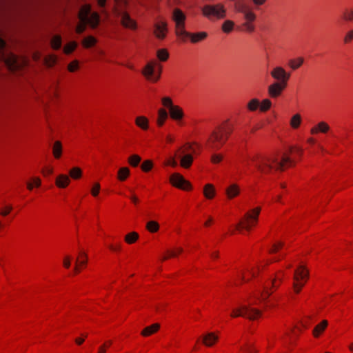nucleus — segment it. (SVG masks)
I'll use <instances>...</instances> for the list:
<instances>
[{
  "mask_svg": "<svg viewBox=\"0 0 353 353\" xmlns=\"http://www.w3.org/2000/svg\"><path fill=\"white\" fill-rule=\"evenodd\" d=\"M98 5L100 7H103L105 4L106 0H97Z\"/></svg>",
  "mask_w": 353,
  "mask_h": 353,
  "instance_id": "obj_63",
  "label": "nucleus"
},
{
  "mask_svg": "<svg viewBox=\"0 0 353 353\" xmlns=\"http://www.w3.org/2000/svg\"><path fill=\"white\" fill-rule=\"evenodd\" d=\"M241 350H243V348H241ZM243 350L245 353H252V350H254L255 352H257V350H254L253 345H248L247 347L245 350L243 349Z\"/></svg>",
  "mask_w": 353,
  "mask_h": 353,
  "instance_id": "obj_59",
  "label": "nucleus"
},
{
  "mask_svg": "<svg viewBox=\"0 0 353 353\" xmlns=\"http://www.w3.org/2000/svg\"><path fill=\"white\" fill-rule=\"evenodd\" d=\"M100 188H101V186L99 183H94L91 190V194H92V196H97L99 193Z\"/></svg>",
  "mask_w": 353,
  "mask_h": 353,
  "instance_id": "obj_49",
  "label": "nucleus"
},
{
  "mask_svg": "<svg viewBox=\"0 0 353 353\" xmlns=\"http://www.w3.org/2000/svg\"><path fill=\"white\" fill-rule=\"evenodd\" d=\"M170 182L174 186L184 190L191 188L190 183L186 181L182 175L178 173L173 174L170 176Z\"/></svg>",
  "mask_w": 353,
  "mask_h": 353,
  "instance_id": "obj_15",
  "label": "nucleus"
},
{
  "mask_svg": "<svg viewBox=\"0 0 353 353\" xmlns=\"http://www.w3.org/2000/svg\"><path fill=\"white\" fill-rule=\"evenodd\" d=\"M260 211V208H256L250 212L245 213L243 217V221H241L237 225V228L242 227L247 230H250V228L257 223Z\"/></svg>",
  "mask_w": 353,
  "mask_h": 353,
  "instance_id": "obj_11",
  "label": "nucleus"
},
{
  "mask_svg": "<svg viewBox=\"0 0 353 353\" xmlns=\"http://www.w3.org/2000/svg\"><path fill=\"white\" fill-rule=\"evenodd\" d=\"M234 126L227 120L218 126L210 134L208 140V147L212 150H219L225 143L233 131Z\"/></svg>",
  "mask_w": 353,
  "mask_h": 353,
  "instance_id": "obj_2",
  "label": "nucleus"
},
{
  "mask_svg": "<svg viewBox=\"0 0 353 353\" xmlns=\"http://www.w3.org/2000/svg\"><path fill=\"white\" fill-rule=\"evenodd\" d=\"M157 57L160 61H165L168 59L169 54L165 49H159L157 52Z\"/></svg>",
  "mask_w": 353,
  "mask_h": 353,
  "instance_id": "obj_38",
  "label": "nucleus"
},
{
  "mask_svg": "<svg viewBox=\"0 0 353 353\" xmlns=\"http://www.w3.org/2000/svg\"><path fill=\"white\" fill-rule=\"evenodd\" d=\"M79 18V24L77 26L76 32L79 34L85 30L86 24L90 25L92 28L97 26L99 22V16L96 12H91V6L90 5H84L81 7Z\"/></svg>",
  "mask_w": 353,
  "mask_h": 353,
  "instance_id": "obj_4",
  "label": "nucleus"
},
{
  "mask_svg": "<svg viewBox=\"0 0 353 353\" xmlns=\"http://www.w3.org/2000/svg\"><path fill=\"white\" fill-rule=\"evenodd\" d=\"M166 164L172 167H176L177 165V162L174 157H172L168 161Z\"/></svg>",
  "mask_w": 353,
  "mask_h": 353,
  "instance_id": "obj_55",
  "label": "nucleus"
},
{
  "mask_svg": "<svg viewBox=\"0 0 353 353\" xmlns=\"http://www.w3.org/2000/svg\"><path fill=\"white\" fill-rule=\"evenodd\" d=\"M223 157L221 154H214L212 155L211 161L214 163H217L221 161Z\"/></svg>",
  "mask_w": 353,
  "mask_h": 353,
  "instance_id": "obj_52",
  "label": "nucleus"
},
{
  "mask_svg": "<svg viewBox=\"0 0 353 353\" xmlns=\"http://www.w3.org/2000/svg\"><path fill=\"white\" fill-rule=\"evenodd\" d=\"M42 172H43V175L47 176V175L52 174L53 172V170L51 168H47L43 170Z\"/></svg>",
  "mask_w": 353,
  "mask_h": 353,
  "instance_id": "obj_58",
  "label": "nucleus"
},
{
  "mask_svg": "<svg viewBox=\"0 0 353 353\" xmlns=\"http://www.w3.org/2000/svg\"><path fill=\"white\" fill-rule=\"evenodd\" d=\"M270 74L275 83L269 88H285L288 86L291 72L287 71L284 67L279 65L273 66Z\"/></svg>",
  "mask_w": 353,
  "mask_h": 353,
  "instance_id": "obj_5",
  "label": "nucleus"
},
{
  "mask_svg": "<svg viewBox=\"0 0 353 353\" xmlns=\"http://www.w3.org/2000/svg\"><path fill=\"white\" fill-rule=\"evenodd\" d=\"M162 103L165 107L169 109L172 119L176 121H180L183 118V112L182 109L177 105H174L170 97H163L162 99Z\"/></svg>",
  "mask_w": 353,
  "mask_h": 353,
  "instance_id": "obj_14",
  "label": "nucleus"
},
{
  "mask_svg": "<svg viewBox=\"0 0 353 353\" xmlns=\"http://www.w3.org/2000/svg\"><path fill=\"white\" fill-rule=\"evenodd\" d=\"M240 193V188L236 183L231 184L225 190V194L228 199H232L238 196Z\"/></svg>",
  "mask_w": 353,
  "mask_h": 353,
  "instance_id": "obj_21",
  "label": "nucleus"
},
{
  "mask_svg": "<svg viewBox=\"0 0 353 353\" xmlns=\"http://www.w3.org/2000/svg\"><path fill=\"white\" fill-rule=\"evenodd\" d=\"M70 256H65L63 260V265L66 268H69L70 266Z\"/></svg>",
  "mask_w": 353,
  "mask_h": 353,
  "instance_id": "obj_56",
  "label": "nucleus"
},
{
  "mask_svg": "<svg viewBox=\"0 0 353 353\" xmlns=\"http://www.w3.org/2000/svg\"><path fill=\"white\" fill-rule=\"evenodd\" d=\"M190 150L192 154L196 153V150L192 148L190 143H186L184 145V148H180V154L179 158L180 159V164L184 168H188L191 166L193 161V156L191 154H186V151Z\"/></svg>",
  "mask_w": 353,
  "mask_h": 353,
  "instance_id": "obj_13",
  "label": "nucleus"
},
{
  "mask_svg": "<svg viewBox=\"0 0 353 353\" xmlns=\"http://www.w3.org/2000/svg\"><path fill=\"white\" fill-rule=\"evenodd\" d=\"M261 311L252 308L250 305H242L240 307L232 311L231 316L232 317L243 316L253 320L261 315Z\"/></svg>",
  "mask_w": 353,
  "mask_h": 353,
  "instance_id": "obj_12",
  "label": "nucleus"
},
{
  "mask_svg": "<svg viewBox=\"0 0 353 353\" xmlns=\"http://www.w3.org/2000/svg\"><path fill=\"white\" fill-rule=\"evenodd\" d=\"M96 43V39L93 37H88L84 39L83 44L86 48H90L94 46Z\"/></svg>",
  "mask_w": 353,
  "mask_h": 353,
  "instance_id": "obj_42",
  "label": "nucleus"
},
{
  "mask_svg": "<svg viewBox=\"0 0 353 353\" xmlns=\"http://www.w3.org/2000/svg\"><path fill=\"white\" fill-rule=\"evenodd\" d=\"M135 123L137 126L143 130H147L148 128V120L143 116L137 117Z\"/></svg>",
  "mask_w": 353,
  "mask_h": 353,
  "instance_id": "obj_30",
  "label": "nucleus"
},
{
  "mask_svg": "<svg viewBox=\"0 0 353 353\" xmlns=\"http://www.w3.org/2000/svg\"><path fill=\"white\" fill-rule=\"evenodd\" d=\"M353 40V29L347 31L344 36L343 41L345 43H348Z\"/></svg>",
  "mask_w": 353,
  "mask_h": 353,
  "instance_id": "obj_47",
  "label": "nucleus"
},
{
  "mask_svg": "<svg viewBox=\"0 0 353 353\" xmlns=\"http://www.w3.org/2000/svg\"><path fill=\"white\" fill-rule=\"evenodd\" d=\"M41 179L38 177H35L33 179V185H35L36 187H39L41 185Z\"/></svg>",
  "mask_w": 353,
  "mask_h": 353,
  "instance_id": "obj_60",
  "label": "nucleus"
},
{
  "mask_svg": "<svg viewBox=\"0 0 353 353\" xmlns=\"http://www.w3.org/2000/svg\"><path fill=\"white\" fill-rule=\"evenodd\" d=\"M168 114L164 109H160L158 112L157 124L159 126H162L165 121L168 119Z\"/></svg>",
  "mask_w": 353,
  "mask_h": 353,
  "instance_id": "obj_31",
  "label": "nucleus"
},
{
  "mask_svg": "<svg viewBox=\"0 0 353 353\" xmlns=\"http://www.w3.org/2000/svg\"><path fill=\"white\" fill-rule=\"evenodd\" d=\"M52 152L56 159H59L61 157L62 154V145L59 141H57L54 143Z\"/></svg>",
  "mask_w": 353,
  "mask_h": 353,
  "instance_id": "obj_29",
  "label": "nucleus"
},
{
  "mask_svg": "<svg viewBox=\"0 0 353 353\" xmlns=\"http://www.w3.org/2000/svg\"><path fill=\"white\" fill-rule=\"evenodd\" d=\"M6 46V42L4 40L0 38V50H1V59L3 60L6 65L10 70H15L19 68L20 64L18 62L17 57L12 53H7L3 52Z\"/></svg>",
  "mask_w": 353,
  "mask_h": 353,
  "instance_id": "obj_9",
  "label": "nucleus"
},
{
  "mask_svg": "<svg viewBox=\"0 0 353 353\" xmlns=\"http://www.w3.org/2000/svg\"><path fill=\"white\" fill-rule=\"evenodd\" d=\"M159 327H160L159 324L154 323L150 326H148L145 328H144L141 332V334L143 336H150V335L155 333L159 329Z\"/></svg>",
  "mask_w": 353,
  "mask_h": 353,
  "instance_id": "obj_26",
  "label": "nucleus"
},
{
  "mask_svg": "<svg viewBox=\"0 0 353 353\" xmlns=\"http://www.w3.org/2000/svg\"><path fill=\"white\" fill-rule=\"evenodd\" d=\"M109 248H110L111 250H112V251H119V250H120V249H121V247H120V245H116V246H114V245H110L109 246Z\"/></svg>",
  "mask_w": 353,
  "mask_h": 353,
  "instance_id": "obj_61",
  "label": "nucleus"
},
{
  "mask_svg": "<svg viewBox=\"0 0 353 353\" xmlns=\"http://www.w3.org/2000/svg\"><path fill=\"white\" fill-rule=\"evenodd\" d=\"M146 228L150 232H156L159 229V225L155 221H150L146 224Z\"/></svg>",
  "mask_w": 353,
  "mask_h": 353,
  "instance_id": "obj_35",
  "label": "nucleus"
},
{
  "mask_svg": "<svg viewBox=\"0 0 353 353\" xmlns=\"http://www.w3.org/2000/svg\"><path fill=\"white\" fill-rule=\"evenodd\" d=\"M328 322L326 320L322 321L318 324L313 330V335L315 337H318L321 333H322L326 327L327 326Z\"/></svg>",
  "mask_w": 353,
  "mask_h": 353,
  "instance_id": "obj_27",
  "label": "nucleus"
},
{
  "mask_svg": "<svg viewBox=\"0 0 353 353\" xmlns=\"http://www.w3.org/2000/svg\"><path fill=\"white\" fill-rule=\"evenodd\" d=\"M84 341V339H81V338H77L75 340V342L78 344V345H81L83 343Z\"/></svg>",
  "mask_w": 353,
  "mask_h": 353,
  "instance_id": "obj_64",
  "label": "nucleus"
},
{
  "mask_svg": "<svg viewBox=\"0 0 353 353\" xmlns=\"http://www.w3.org/2000/svg\"><path fill=\"white\" fill-rule=\"evenodd\" d=\"M77 47V43L74 41H72L68 43L67 45L64 47V52L65 54H70Z\"/></svg>",
  "mask_w": 353,
  "mask_h": 353,
  "instance_id": "obj_43",
  "label": "nucleus"
},
{
  "mask_svg": "<svg viewBox=\"0 0 353 353\" xmlns=\"http://www.w3.org/2000/svg\"><path fill=\"white\" fill-rule=\"evenodd\" d=\"M88 255L84 252H81L79 256L76 259V263L79 265H85L87 263Z\"/></svg>",
  "mask_w": 353,
  "mask_h": 353,
  "instance_id": "obj_37",
  "label": "nucleus"
},
{
  "mask_svg": "<svg viewBox=\"0 0 353 353\" xmlns=\"http://www.w3.org/2000/svg\"><path fill=\"white\" fill-rule=\"evenodd\" d=\"M271 105V102L269 99H264L261 103H259V108L261 111L268 110Z\"/></svg>",
  "mask_w": 353,
  "mask_h": 353,
  "instance_id": "obj_45",
  "label": "nucleus"
},
{
  "mask_svg": "<svg viewBox=\"0 0 353 353\" xmlns=\"http://www.w3.org/2000/svg\"><path fill=\"white\" fill-rule=\"evenodd\" d=\"M12 206H10H10H7V207L5 208L4 210H1L0 214L1 216H6L12 211Z\"/></svg>",
  "mask_w": 353,
  "mask_h": 353,
  "instance_id": "obj_53",
  "label": "nucleus"
},
{
  "mask_svg": "<svg viewBox=\"0 0 353 353\" xmlns=\"http://www.w3.org/2000/svg\"><path fill=\"white\" fill-rule=\"evenodd\" d=\"M139 239V234L136 232H132L125 236V241L129 244L134 243Z\"/></svg>",
  "mask_w": 353,
  "mask_h": 353,
  "instance_id": "obj_34",
  "label": "nucleus"
},
{
  "mask_svg": "<svg viewBox=\"0 0 353 353\" xmlns=\"http://www.w3.org/2000/svg\"><path fill=\"white\" fill-rule=\"evenodd\" d=\"M249 161L263 174H270L273 170H283L286 164L292 163V159L286 155H283L280 159L279 155L265 156L258 153L248 155L243 162L246 166H249Z\"/></svg>",
  "mask_w": 353,
  "mask_h": 353,
  "instance_id": "obj_1",
  "label": "nucleus"
},
{
  "mask_svg": "<svg viewBox=\"0 0 353 353\" xmlns=\"http://www.w3.org/2000/svg\"><path fill=\"white\" fill-rule=\"evenodd\" d=\"M304 59L301 57L291 59L288 61V66L292 70L299 69L303 63Z\"/></svg>",
  "mask_w": 353,
  "mask_h": 353,
  "instance_id": "obj_23",
  "label": "nucleus"
},
{
  "mask_svg": "<svg viewBox=\"0 0 353 353\" xmlns=\"http://www.w3.org/2000/svg\"><path fill=\"white\" fill-rule=\"evenodd\" d=\"M162 65L155 60L149 61L142 70V74L150 82H157L161 77Z\"/></svg>",
  "mask_w": 353,
  "mask_h": 353,
  "instance_id": "obj_7",
  "label": "nucleus"
},
{
  "mask_svg": "<svg viewBox=\"0 0 353 353\" xmlns=\"http://www.w3.org/2000/svg\"><path fill=\"white\" fill-rule=\"evenodd\" d=\"M69 174L73 179H78L81 176L82 171L79 168L75 167L70 170Z\"/></svg>",
  "mask_w": 353,
  "mask_h": 353,
  "instance_id": "obj_39",
  "label": "nucleus"
},
{
  "mask_svg": "<svg viewBox=\"0 0 353 353\" xmlns=\"http://www.w3.org/2000/svg\"><path fill=\"white\" fill-rule=\"evenodd\" d=\"M79 67V63L77 61H73L68 65V70L70 72H74Z\"/></svg>",
  "mask_w": 353,
  "mask_h": 353,
  "instance_id": "obj_51",
  "label": "nucleus"
},
{
  "mask_svg": "<svg viewBox=\"0 0 353 353\" xmlns=\"http://www.w3.org/2000/svg\"><path fill=\"white\" fill-rule=\"evenodd\" d=\"M70 178L65 174H60L56 179V185L60 188H65L70 183Z\"/></svg>",
  "mask_w": 353,
  "mask_h": 353,
  "instance_id": "obj_24",
  "label": "nucleus"
},
{
  "mask_svg": "<svg viewBox=\"0 0 353 353\" xmlns=\"http://www.w3.org/2000/svg\"><path fill=\"white\" fill-rule=\"evenodd\" d=\"M267 1L268 0H250L256 8H259L261 6L265 5Z\"/></svg>",
  "mask_w": 353,
  "mask_h": 353,
  "instance_id": "obj_50",
  "label": "nucleus"
},
{
  "mask_svg": "<svg viewBox=\"0 0 353 353\" xmlns=\"http://www.w3.org/2000/svg\"><path fill=\"white\" fill-rule=\"evenodd\" d=\"M301 123V117L299 114H294L290 120V126L293 129L298 128Z\"/></svg>",
  "mask_w": 353,
  "mask_h": 353,
  "instance_id": "obj_32",
  "label": "nucleus"
},
{
  "mask_svg": "<svg viewBox=\"0 0 353 353\" xmlns=\"http://www.w3.org/2000/svg\"><path fill=\"white\" fill-rule=\"evenodd\" d=\"M234 8L236 12L243 15L242 26L244 31L248 33L253 32L255 30V21L256 20V14L254 8L242 1H236Z\"/></svg>",
  "mask_w": 353,
  "mask_h": 353,
  "instance_id": "obj_3",
  "label": "nucleus"
},
{
  "mask_svg": "<svg viewBox=\"0 0 353 353\" xmlns=\"http://www.w3.org/2000/svg\"><path fill=\"white\" fill-rule=\"evenodd\" d=\"M234 22L230 19H227L221 25V30L225 34L232 32L234 28Z\"/></svg>",
  "mask_w": 353,
  "mask_h": 353,
  "instance_id": "obj_25",
  "label": "nucleus"
},
{
  "mask_svg": "<svg viewBox=\"0 0 353 353\" xmlns=\"http://www.w3.org/2000/svg\"><path fill=\"white\" fill-rule=\"evenodd\" d=\"M141 161V157L137 154L130 156L128 159L129 163L133 167H137L140 163Z\"/></svg>",
  "mask_w": 353,
  "mask_h": 353,
  "instance_id": "obj_40",
  "label": "nucleus"
},
{
  "mask_svg": "<svg viewBox=\"0 0 353 353\" xmlns=\"http://www.w3.org/2000/svg\"><path fill=\"white\" fill-rule=\"evenodd\" d=\"M343 19L346 21H353V6L346 8L343 12Z\"/></svg>",
  "mask_w": 353,
  "mask_h": 353,
  "instance_id": "obj_36",
  "label": "nucleus"
},
{
  "mask_svg": "<svg viewBox=\"0 0 353 353\" xmlns=\"http://www.w3.org/2000/svg\"><path fill=\"white\" fill-rule=\"evenodd\" d=\"M152 168V162L150 160L145 161L141 165V169L144 172L150 171Z\"/></svg>",
  "mask_w": 353,
  "mask_h": 353,
  "instance_id": "obj_46",
  "label": "nucleus"
},
{
  "mask_svg": "<svg viewBox=\"0 0 353 353\" xmlns=\"http://www.w3.org/2000/svg\"><path fill=\"white\" fill-rule=\"evenodd\" d=\"M167 23L163 21L157 22L154 26V34L159 39H163L167 34Z\"/></svg>",
  "mask_w": 353,
  "mask_h": 353,
  "instance_id": "obj_19",
  "label": "nucleus"
},
{
  "mask_svg": "<svg viewBox=\"0 0 353 353\" xmlns=\"http://www.w3.org/2000/svg\"><path fill=\"white\" fill-rule=\"evenodd\" d=\"M116 12L117 15L121 17V21L123 26L130 29L136 28V22L132 19H131L128 12L119 9H118Z\"/></svg>",
  "mask_w": 353,
  "mask_h": 353,
  "instance_id": "obj_18",
  "label": "nucleus"
},
{
  "mask_svg": "<svg viewBox=\"0 0 353 353\" xmlns=\"http://www.w3.org/2000/svg\"><path fill=\"white\" fill-rule=\"evenodd\" d=\"M208 37L206 32H188L186 31V34H182L179 39L182 41H185L187 38H189L190 41L193 43H196L205 40Z\"/></svg>",
  "mask_w": 353,
  "mask_h": 353,
  "instance_id": "obj_16",
  "label": "nucleus"
},
{
  "mask_svg": "<svg viewBox=\"0 0 353 353\" xmlns=\"http://www.w3.org/2000/svg\"><path fill=\"white\" fill-rule=\"evenodd\" d=\"M129 174H130V170L128 168H126V167L121 168L118 171V179L120 181H125L128 178Z\"/></svg>",
  "mask_w": 353,
  "mask_h": 353,
  "instance_id": "obj_33",
  "label": "nucleus"
},
{
  "mask_svg": "<svg viewBox=\"0 0 353 353\" xmlns=\"http://www.w3.org/2000/svg\"><path fill=\"white\" fill-rule=\"evenodd\" d=\"M169 255L165 256L162 258V261L167 260L169 257H174L176 256V252L175 251H168Z\"/></svg>",
  "mask_w": 353,
  "mask_h": 353,
  "instance_id": "obj_57",
  "label": "nucleus"
},
{
  "mask_svg": "<svg viewBox=\"0 0 353 353\" xmlns=\"http://www.w3.org/2000/svg\"><path fill=\"white\" fill-rule=\"evenodd\" d=\"M248 107L249 110L251 111L256 110L258 108H259V101L256 99L251 100L248 103Z\"/></svg>",
  "mask_w": 353,
  "mask_h": 353,
  "instance_id": "obj_44",
  "label": "nucleus"
},
{
  "mask_svg": "<svg viewBox=\"0 0 353 353\" xmlns=\"http://www.w3.org/2000/svg\"><path fill=\"white\" fill-rule=\"evenodd\" d=\"M283 242H279L273 244L272 249L270 250L269 252L270 254H273L276 252L280 248H281L283 246Z\"/></svg>",
  "mask_w": 353,
  "mask_h": 353,
  "instance_id": "obj_48",
  "label": "nucleus"
},
{
  "mask_svg": "<svg viewBox=\"0 0 353 353\" xmlns=\"http://www.w3.org/2000/svg\"><path fill=\"white\" fill-rule=\"evenodd\" d=\"M204 196L208 199H212L215 195V190L214 186L212 184H206L203 189Z\"/></svg>",
  "mask_w": 353,
  "mask_h": 353,
  "instance_id": "obj_28",
  "label": "nucleus"
},
{
  "mask_svg": "<svg viewBox=\"0 0 353 353\" xmlns=\"http://www.w3.org/2000/svg\"><path fill=\"white\" fill-rule=\"evenodd\" d=\"M172 19L175 24V33L179 38L182 34H186L185 14L179 8H174L172 14Z\"/></svg>",
  "mask_w": 353,
  "mask_h": 353,
  "instance_id": "obj_8",
  "label": "nucleus"
},
{
  "mask_svg": "<svg viewBox=\"0 0 353 353\" xmlns=\"http://www.w3.org/2000/svg\"><path fill=\"white\" fill-rule=\"evenodd\" d=\"M52 47L54 49H59L61 46V38L59 35H55L53 37L51 41Z\"/></svg>",
  "mask_w": 353,
  "mask_h": 353,
  "instance_id": "obj_41",
  "label": "nucleus"
},
{
  "mask_svg": "<svg viewBox=\"0 0 353 353\" xmlns=\"http://www.w3.org/2000/svg\"><path fill=\"white\" fill-rule=\"evenodd\" d=\"M203 15L209 20H219L226 17L227 10L223 3L207 4L202 8Z\"/></svg>",
  "mask_w": 353,
  "mask_h": 353,
  "instance_id": "obj_6",
  "label": "nucleus"
},
{
  "mask_svg": "<svg viewBox=\"0 0 353 353\" xmlns=\"http://www.w3.org/2000/svg\"><path fill=\"white\" fill-rule=\"evenodd\" d=\"M282 90H269L270 95L272 97H276L281 93Z\"/></svg>",
  "mask_w": 353,
  "mask_h": 353,
  "instance_id": "obj_54",
  "label": "nucleus"
},
{
  "mask_svg": "<svg viewBox=\"0 0 353 353\" xmlns=\"http://www.w3.org/2000/svg\"><path fill=\"white\" fill-rule=\"evenodd\" d=\"M281 276L276 275L274 279H271L270 281L263 285V289L260 292L261 296L263 299H266L269 297V296L272 294V292L270 290V285H271L272 288H276L277 285H276V281H281L282 276H283V273L281 272Z\"/></svg>",
  "mask_w": 353,
  "mask_h": 353,
  "instance_id": "obj_17",
  "label": "nucleus"
},
{
  "mask_svg": "<svg viewBox=\"0 0 353 353\" xmlns=\"http://www.w3.org/2000/svg\"><path fill=\"white\" fill-rule=\"evenodd\" d=\"M219 339L214 332H208L203 336V343L208 347L212 346Z\"/></svg>",
  "mask_w": 353,
  "mask_h": 353,
  "instance_id": "obj_20",
  "label": "nucleus"
},
{
  "mask_svg": "<svg viewBox=\"0 0 353 353\" xmlns=\"http://www.w3.org/2000/svg\"><path fill=\"white\" fill-rule=\"evenodd\" d=\"M105 352H106L105 345H103L99 347L98 353H105Z\"/></svg>",
  "mask_w": 353,
  "mask_h": 353,
  "instance_id": "obj_62",
  "label": "nucleus"
},
{
  "mask_svg": "<svg viewBox=\"0 0 353 353\" xmlns=\"http://www.w3.org/2000/svg\"><path fill=\"white\" fill-rule=\"evenodd\" d=\"M308 278V271L305 270V267L300 265L294 274L293 288L296 293H299L301 288L303 287Z\"/></svg>",
  "mask_w": 353,
  "mask_h": 353,
  "instance_id": "obj_10",
  "label": "nucleus"
},
{
  "mask_svg": "<svg viewBox=\"0 0 353 353\" xmlns=\"http://www.w3.org/2000/svg\"><path fill=\"white\" fill-rule=\"evenodd\" d=\"M330 126L324 121L319 122L316 126L313 127L310 130V132L312 134L318 132L326 133L329 131Z\"/></svg>",
  "mask_w": 353,
  "mask_h": 353,
  "instance_id": "obj_22",
  "label": "nucleus"
}]
</instances>
